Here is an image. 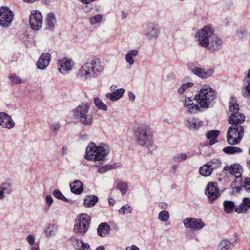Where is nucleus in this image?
Returning a JSON list of instances; mask_svg holds the SVG:
<instances>
[{
    "instance_id": "obj_23",
    "label": "nucleus",
    "mask_w": 250,
    "mask_h": 250,
    "mask_svg": "<svg viewBox=\"0 0 250 250\" xmlns=\"http://www.w3.org/2000/svg\"><path fill=\"white\" fill-rule=\"evenodd\" d=\"M245 116L243 114L236 112L235 114H231L229 118V122L232 124V126L239 125L245 121Z\"/></svg>"
},
{
    "instance_id": "obj_4",
    "label": "nucleus",
    "mask_w": 250,
    "mask_h": 250,
    "mask_svg": "<svg viewBox=\"0 0 250 250\" xmlns=\"http://www.w3.org/2000/svg\"><path fill=\"white\" fill-rule=\"evenodd\" d=\"M217 93L208 85H204L194 96L200 107L208 109L213 106Z\"/></svg>"
},
{
    "instance_id": "obj_40",
    "label": "nucleus",
    "mask_w": 250,
    "mask_h": 250,
    "mask_svg": "<svg viewBox=\"0 0 250 250\" xmlns=\"http://www.w3.org/2000/svg\"><path fill=\"white\" fill-rule=\"evenodd\" d=\"M94 104L96 107L101 110L104 111L107 110V106L102 101V100L98 98H95L93 101Z\"/></svg>"
},
{
    "instance_id": "obj_8",
    "label": "nucleus",
    "mask_w": 250,
    "mask_h": 250,
    "mask_svg": "<svg viewBox=\"0 0 250 250\" xmlns=\"http://www.w3.org/2000/svg\"><path fill=\"white\" fill-rule=\"evenodd\" d=\"M244 134V129L241 125L231 126L227 131V140L228 144L234 146L240 142Z\"/></svg>"
},
{
    "instance_id": "obj_33",
    "label": "nucleus",
    "mask_w": 250,
    "mask_h": 250,
    "mask_svg": "<svg viewBox=\"0 0 250 250\" xmlns=\"http://www.w3.org/2000/svg\"><path fill=\"white\" fill-rule=\"evenodd\" d=\"M98 201V198L95 195H87L84 200V205L86 207H92Z\"/></svg>"
},
{
    "instance_id": "obj_1",
    "label": "nucleus",
    "mask_w": 250,
    "mask_h": 250,
    "mask_svg": "<svg viewBox=\"0 0 250 250\" xmlns=\"http://www.w3.org/2000/svg\"><path fill=\"white\" fill-rule=\"evenodd\" d=\"M135 141L138 146L147 149L150 153H153L157 149L154 144L151 129L147 125L139 126L135 131Z\"/></svg>"
},
{
    "instance_id": "obj_6",
    "label": "nucleus",
    "mask_w": 250,
    "mask_h": 250,
    "mask_svg": "<svg viewBox=\"0 0 250 250\" xmlns=\"http://www.w3.org/2000/svg\"><path fill=\"white\" fill-rule=\"evenodd\" d=\"M91 218L86 214H81L78 215L75 222L73 232L82 236L84 235L90 227Z\"/></svg>"
},
{
    "instance_id": "obj_9",
    "label": "nucleus",
    "mask_w": 250,
    "mask_h": 250,
    "mask_svg": "<svg viewBox=\"0 0 250 250\" xmlns=\"http://www.w3.org/2000/svg\"><path fill=\"white\" fill-rule=\"evenodd\" d=\"M14 14L10 9L5 6L0 8V26L6 28L12 24Z\"/></svg>"
},
{
    "instance_id": "obj_44",
    "label": "nucleus",
    "mask_w": 250,
    "mask_h": 250,
    "mask_svg": "<svg viewBox=\"0 0 250 250\" xmlns=\"http://www.w3.org/2000/svg\"><path fill=\"white\" fill-rule=\"evenodd\" d=\"M169 213L167 211L162 210L158 214V218L162 222H167L169 218Z\"/></svg>"
},
{
    "instance_id": "obj_32",
    "label": "nucleus",
    "mask_w": 250,
    "mask_h": 250,
    "mask_svg": "<svg viewBox=\"0 0 250 250\" xmlns=\"http://www.w3.org/2000/svg\"><path fill=\"white\" fill-rule=\"evenodd\" d=\"M219 134V131L217 130H214L208 131L206 134V138L209 140V145H213L218 142L217 137Z\"/></svg>"
},
{
    "instance_id": "obj_15",
    "label": "nucleus",
    "mask_w": 250,
    "mask_h": 250,
    "mask_svg": "<svg viewBox=\"0 0 250 250\" xmlns=\"http://www.w3.org/2000/svg\"><path fill=\"white\" fill-rule=\"evenodd\" d=\"M160 34L158 25L154 23H149L144 29L145 37L149 40L156 39Z\"/></svg>"
},
{
    "instance_id": "obj_43",
    "label": "nucleus",
    "mask_w": 250,
    "mask_h": 250,
    "mask_svg": "<svg viewBox=\"0 0 250 250\" xmlns=\"http://www.w3.org/2000/svg\"><path fill=\"white\" fill-rule=\"evenodd\" d=\"M194 83L191 82L184 83L178 88L177 92L179 94H183L188 89L192 87Z\"/></svg>"
},
{
    "instance_id": "obj_37",
    "label": "nucleus",
    "mask_w": 250,
    "mask_h": 250,
    "mask_svg": "<svg viewBox=\"0 0 250 250\" xmlns=\"http://www.w3.org/2000/svg\"><path fill=\"white\" fill-rule=\"evenodd\" d=\"M230 245L231 241L226 239H223L218 243L217 250H229Z\"/></svg>"
},
{
    "instance_id": "obj_47",
    "label": "nucleus",
    "mask_w": 250,
    "mask_h": 250,
    "mask_svg": "<svg viewBox=\"0 0 250 250\" xmlns=\"http://www.w3.org/2000/svg\"><path fill=\"white\" fill-rule=\"evenodd\" d=\"M239 110V105L237 103H234L233 101H230L229 102V111L231 114H233V113L235 114V113L238 112Z\"/></svg>"
},
{
    "instance_id": "obj_39",
    "label": "nucleus",
    "mask_w": 250,
    "mask_h": 250,
    "mask_svg": "<svg viewBox=\"0 0 250 250\" xmlns=\"http://www.w3.org/2000/svg\"><path fill=\"white\" fill-rule=\"evenodd\" d=\"M224 211L227 213H230L234 208V203L230 201H225L223 203Z\"/></svg>"
},
{
    "instance_id": "obj_64",
    "label": "nucleus",
    "mask_w": 250,
    "mask_h": 250,
    "mask_svg": "<svg viewBox=\"0 0 250 250\" xmlns=\"http://www.w3.org/2000/svg\"><path fill=\"white\" fill-rule=\"evenodd\" d=\"M174 73L172 72L169 73L166 76V80L169 81L174 78Z\"/></svg>"
},
{
    "instance_id": "obj_53",
    "label": "nucleus",
    "mask_w": 250,
    "mask_h": 250,
    "mask_svg": "<svg viewBox=\"0 0 250 250\" xmlns=\"http://www.w3.org/2000/svg\"><path fill=\"white\" fill-rule=\"evenodd\" d=\"M50 127L52 130L57 131L60 128L61 125L59 122H55L50 124Z\"/></svg>"
},
{
    "instance_id": "obj_60",
    "label": "nucleus",
    "mask_w": 250,
    "mask_h": 250,
    "mask_svg": "<svg viewBox=\"0 0 250 250\" xmlns=\"http://www.w3.org/2000/svg\"><path fill=\"white\" fill-rule=\"evenodd\" d=\"M82 248L81 250H90V246L88 243H84L83 241V243L82 244Z\"/></svg>"
},
{
    "instance_id": "obj_48",
    "label": "nucleus",
    "mask_w": 250,
    "mask_h": 250,
    "mask_svg": "<svg viewBox=\"0 0 250 250\" xmlns=\"http://www.w3.org/2000/svg\"><path fill=\"white\" fill-rule=\"evenodd\" d=\"M53 194L55 197L58 199L64 201H68V200L58 189H55L53 191Z\"/></svg>"
},
{
    "instance_id": "obj_22",
    "label": "nucleus",
    "mask_w": 250,
    "mask_h": 250,
    "mask_svg": "<svg viewBox=\"0 0 250 250\" xmlns=\"http://www.w3.org/2000/svg\"><path fill=\"white\" fill-rule=\"evenodd\" d=\"M12 191V184L10 181L3 183L0 186V200L5 198L6 195L10 194Z\"/></svg>"
},
{
    "instance_id": "obj_19",
    "label": "nucleus",
    "mask_w": 250,
    "mask_h": 250,
    "mask_svg": "<svg viewBox=\"0 0 250 250\" xmlns=\"http://www.w3.org/2000/svg\"><path fill=\"white\" fill-rule=\"evenodd\" d=\"M185 111L188 113H195L200 110V106L194 104L193 100L189 97H186L183 101Z\"/></svg>"
},
{
    "instance_id": "obj_35",
    "label": "nucleus",
    "mask_w": 250,
    "mask_h": 250,
    "mask_svg": "<svg viewBox=\"0 0 250 250\" xmlns=\"http://www.w3.org/2000/svg\"><path fill=\"white\" fill-rule=\"evenodd\" d=\"M235 177L234 183L237 190H240L243 188H244V185L246 183L247 178L242 177V175L241 176H237Z\"/></svg>"
},
{
    "instance_id": "obj_34",
    "label": "nucleus",
    "mask_w": 250,
    "mask_h": 250,
    "mask_svg": "<svg viewBox=\"0 0 250 250\" xmlns=\"http://www.w3.org/2000/svg\"><path fill=\"white\" fill-rule=\"evenodd\" d=\"M213 171L212 168L210 167L208 163L205 164L199 168L200 174L203 176H208L211 175Z\"/></svg>"
},
{
    "instance_id": "obj_51",
    "label": "nucleus",
    "mask_w": 250,
    "mask_h": 250,
    "mask_svg": "<svg viewBox=\"0 0 250 250\" xmlns=\"http://www.w3.org/2000/svg\"><path fill=\"white\" fill-rule=\"evenodd\" d=\"M244 82V85L245 86V91L243 93V95L245 97H249L250 95V83Z\"/></svg>"
},
{
    "instance_id": "obj_21",
    "label": "nucleus",
    "mask_w": 250,
    "mask_h": 250,
    "mask_svg": "<svg viewBox=\"0 0 250 250\" xmlns=\"http://www.w3.org/2000/svg\"><path fill=\"white\" fill-rule=\"evenodd\" d=\"M185 122L186 126L193 130H198L203 125L202 121L195 118H189Z\"/></svg>"
},
{
    "instance_id": "obj_56",
    "label": "nucleus",
    "mask_w": 250,
    "mask_h": 250,
    "mask_svg": "<svg viewBox=\"0 0 250 250\" xmlns=\"http://www.w3.org/2000/svg\"><path fill=\"white\" fill-rule=\"evenodd\" d=\"M45 200L46 202V204L48 206V208H49L51 205L52 204L53 202V200L52 197L50 195H47L45 197Z\"/></svg>"
},
{
    "instance_id": "obj_5",
    "label": "nucleus",
    "mask_w": 250,
    "mask_h": 250,
    "mask_svg": "<svg viewBox=\"0 0 250 250\" xmlns=\"http://www.w3.org/2000/svg\"><path fill=\"white\" fill-rule=\"evenodd\" d=\"M90 106L88 103H82L77 106L72 111L75 119L85 126L92 125L93 118L89 113Z\"/></svg>"
},
{
    "instance_id": "obj_14",
    "label": "nucleus",
    "mask_w": 250,
    "mask_h": 250,
    "mask_svg": "<svg viewBox=\"0 0 250 250\" xmlns=\"http://www.w3.org/2000/svg\"><path fill=\"white\" fill-rule=\"evenodd\" d=\"M223 44V39L221 37L215 34L214 32L213 35L209 40L208 45H207L206 48H208L211 52L215 53L222 49Z\"/></svg>"
},
{
    "instance_id": "obj_61",
    "label": "nucleus",
    "mask_w": 250,
    "mask_h": 250,
    "mask_svg": "<svg viewBox=\"0 0 250 250\" xmlns=\"http://www.w3.org/2000/svg\"><path fill=\"white\" fill-rule=\"evenodd\" d=\"M239 241V237L237 234H234L233 237L231 239V243H236Z\"/></svg>"
},
{
    "instance_id": "obj_18",
    "label": "nucleus",
    "mask_w": 250,
    "mask_h": 250,
    "mask_svg": "<svg viewBox=\"0 0 250 250\" xmlns=\"http://www.w3.org/2000/svg\"><path fill=\"white\" fill-rule=\"evenodd\" d=\"M51 60V55L49 53H43L40 56L36 63V66L40 70H44L48 66Z\"/></svg>"
},
{
    "instance_id": "obj_59",
    "label": "nucleus",
    "mask_w": 250,
    "mask_h": 250,
    "mask_svg": "<svg viewBox=\"0 0 250 250\" xmlns=\"http://www.w3.org/2000/svg\"><path fill=\"white\" fill-rule=\"evenodd\" d=\"M82 9L84 12L88 13L93 9V7L91 6L87 5V4H85L82 7Z\"/></svg>"
},
{
    "instance_id": "obj_13",
    "label": "nucleus",
    "mask_w": 250,
    "mask_h": 250,
    "mask_svg": "<svg viewBox=\"0 0 250 250\" xmlns=\"http://www.w3.org/2000/svg\"><path fill=\"white\" fill-rule=\"evenodd\" d=\"M205 193L211 203H212L220 195L217 184L215 182H209L206 186Z\"/></svg>"
},
{
    "instance_id": "obj_20",
    "label": "nucleus",
    "mask_w": 250,
    "mask_h": 250,
    "mask_svg": "<svg viewBox=\"0 0 250 250\" xmlns=\"http://www.w3.org/2000/svg\"><path fill=\"white\" fill-rule=\"evenodd\" d=\"M191 71L194 74L202 79H206L209 77L214 72V70L212 68L205 70L201 68L197 67L192 68Z\"/></svg>"
},
{
    "instance_id": "obj_42",
    "label": "nucleus",
    "mask_w": 250,
    "mask_h": 250,
    "mask_svg": "<svg viewBox=\"0 0 250 250\" xmlns=\"http://www.w3.org/2000/svg\"><path fill=\"white\" fill-rule=\"evenodd\" d=\"M8 77L10 81L14 84H20L25 82L24 79H22L16 74H12L9 75Z\"/></svg>"
},
{
    "instance_id": "obj_38",
    "label": "nucleus",
    "mask_w": 250,
    "mask_h": 250,
    "mask_svg": "<svg viewBox=\"0 0 250 250\" xmlns=\"http://www.w3.org/2000/svg\"><path fill=\"white\" fill-rule=\"evenodd\" d=\"M224 153L228 154H234L242 152V149L238 147L227 146L223 149Z\"/></svg>"
},
{
    "instance_id": "obj_41",
    "label": "nucleus",
    "mask_w": 250,
    "mask_h": 250,
    "mask_svg": "<svg viewBox=\"0 0 250 250\" xmlns=\"http://www.w3.org/2000/svg\"><path fill=\"white\" fill-rule=\"evenodd\" d=\"M188 158V155L185 153H180L175 154L172 157V160L173 162L180 163L185 161Z\"/></svg>"
},
{
    "instance_id": "obj_27",
    "label": "nucleus",
    "mask_w": 250,
    "mask_h": 250,
    "mask_svg": "<svg viewBox=\"0 0 250 250\" xmlns=\"http://www.w3.org/2000/svg\"><path fill=\"white\" fill-rule=\"evenodd\" d=\"M139 51L137 49L130 50L125 55V59L127 64L132 66L135 64V58L138 56Z\"/></svg>"
},
{
    "instance_id": "obj_54",
    "label": "nucleus",
    "mask_w": 250,
    "mask_h": 250,
    "mask_svg": "<svg viewBox=\"0 0 250 250\" xmlns=\"http://www.w3.org/2000/svg\"><path fill=\"white\" fill-rule=\"evenodd\" d=\"M27 241L30 245H33L35 243V237L33 234H30L27 237Z\"/></svg>"
},
{
    "instance_id": "obj_31",
    "label": "nucleus",
    "mask_w": 250,
    "mask_h": 250,
    "mask_svg": "<svg viewBox=\"0 0 250 250\" xmlns=\"http://www.w3.org/2000/svg\"><path fill=\"white\" fill-rule=\"evenodd\" d=\"M71 191L75 194H80L83 191V185L81 181L75 180L70 184Z\"/></svg>"
},
{
    "instance_id": "obj_50",
    "label": "nucleus",
    "mask_w": 250,
    "mask_h": 250,
    "mask_svg": "<svg viewBox=\"0 0 250 250\" xmlns=\"http://www.w3.org/2000/svg\"><path fill=\"white\" fill-rule=\"evenodd\" d=\"M247 31L244 28H240L236 32L237 36L240 39H243L247 36Z\"/></svg>"
},
{
    "instance_id": "obj_2",
    "label": "nucleus",
    "mask_w": 250,
    "mask_h": 250,
    "mask_svg": "<svg viewBox=\"0 0 250 250\" xmlns=\"http://www.w3.org/2000/svg\"><path fill=\"white\" fill-rule=\"evenodd\" d=\"M104 70V66L99 59H89L78 69L77 77L82 80L86 81L96 78Z\"/></svg>"
},
{
    "instance_id": "obj_58",
    "label": "nucleus",
    "mask_w": 250,
    "mask_h": 250,
    "mask_svg": "<svg viewBox=\"0 0 250 250\" xmlns=\"http://www.w3.org/2000/svg\"><path fill=\"white\" fill-rule=\"evenodd\" d=\"M243 82H246V83H250V68L248 71L247 74L245 75Z\"/></svg>"
},
{
    "instance_id": "obj_26",
    "label": "nucleus",
    "mask_w": 250,
    "mask_h": 250,
    "mask_svg": "<svg viewBox=\"0 0 250 250\" xmlns=\"http://www.w3.org/2000/svg\"><path fill=\"white\" fill-rule=\"evenodd\" d=\"M46 28L49 30H53L55 28L56 23V17L53 12H49L47 14L45 19Z\"/></svg>"
},
{
    "instance_id": "obj_45",
    "label": "nucleus",
    "mask_w": 250,
    "mask_h": 250,
    "mask_svg": "<svg viewBox=\"0 0 250 250\" xmlns=\"http://www.w3.org/2000/svg\"><path fill=\"white\" fill-rule=\"evenodd\" d=\"M208 163L213 170L221 166V161L218 158H213L211 161L208 162Z\"/></svg>"
},
{
    "instance_id": "obj_55",
    "label": "nucleus",
    "mask_w": 250,
    "mask_h": 250,
    "mask_svg": "<svg viewBox=\"0 0 250 250\" xmlns=\"http://www.w3.org/2000/svg\"><path fill=\"white\" fill-rule=\"evenodd\" d=\"M68 153V148L67 146H64L61 148L60 151V154L62 156L67 155Z\"/></svg>"
},
{
    "instance_id": "obj_46",
    "label": "nucleus",
    "mask_w": 250,
    "mask_h": 250,
    "mask_svg": "<svg viewBox=\"0 0 250 250\" xmlns=\"http://www.w3.org/2000/svg\"><path fill=\"white\" fill-rule=\"evenodd\" d=\"M132 211V208L128 205L126 204L123 206L119 210V213L124 215L125 213H130Z\"/></svg>"
},
{
    "instance_id": "obj_12",
    "label": "nucleus",
    "mask_w": 250,
    "mask_h": 250,
    "mask_svg": "<svg viewBox=\"0 0 250 250\" xmlns=\"http://www.w3.org/2000/svg\"><path fill=\"white\" fill-rule=\"evenodd\" d=\"M183 223L186 228L190 229L194 231H199L205 226V223L199 218H186L183 220Z\"/></svg>"
},
{
    "instance_id": "obj_25",
    "label": "nucleus",
    "mask_w": 250,
    "mask_h": 250,
    "mask_svg": "<svg viewBox=\"0 0 250 250\" xmlns=\"http://www.w3.org/2000/svg\"><path fill=\"white\" fill-rule=\"evenodd\" d=\"M115 188L120 191L122 196L124 195L129 190L128 183L121 180H117L114 184Z\"/></svg>"
},
{
    "instance_id": "obj_36",
    "label": "nucleus",
    "mask_w": 250,
    "mask_h": 250,
    "mask_svg": "<svg viewBox=\"0 0 250 250\" xmlns=\"http://www.w3.org/2000/svg\"><path fill=\"white\" fill-rule=\"evenodd\" d=\"M103 16L100 14L91 16L89 18V23L92 26L101 23L103 22Z\"/></svg>"
},
{
    "instance_id": "obj_30",
    "label": "nucleus",
    "mask_w": 250,
    "mask_h": 250,
    "mask_svg": "<svg viewBox=\"0 0 250 250\" xmlns=\"http://www.w3.org/2000/svg\"><path fill=\"white\" fill-rule=\"evenodd\" d=\"M110 230V226L107 223H102L99 224L97 228V233L99 236L105 237L109 233Z\"/></svg>"
},
{
    "instance_id": "obj_17",
    "label": "nucleus",
    "mask_w": 250,
    "mask_h": 250,
    "mask_svg": "<svg viewBox=\"0 0 250 250\" xmlns=\"http://www.w3.org/2000/svg\"><path fill=\"white\" fill-rule=\"evenodd\" d=\"M0 125L4 128L11 129L15 125L11 116L5 112L0 113Z\"/></svg>"
},
{
    "instance_id": "obj_16",
    "label": "nucleus",
    "mask_w": 250,
    "mask_h": 250,
    "mask_svg": "<svg viewBox=\"0 0 250 250\" xmlns=\"http://www.w3.org/2000/svg\"><path fill=\"white\" fill-rule=\"evenodd\" d=\"M117 87L116 85H112L110 87L111 92L106 94V97L111 101H116L121 99L124 93L125 89L124 88L117 89Z\"/></svg>"
},
{
    "instance_id": "obj_28",
    "label": "nucleus",
    "mask_w": 250,
    "mask_h": 250,
    "mask_svg": "<svg viewBox=\"0 0 250 250\" xmlns=\"http://www.w3.org/2000/svg\"><path fill=\"white\" fill-rule=\"evenodd\" d=\"M58 226L53 223L46 225L44 229V233L47 237L54 236L58 230Z\"/></svg>"
},
{
    "instance_id": "obj_62",
    "label": "nucleus",
    "mask_w": 250,
    "mask_h": 250,
    "mask_svg": "<svg viewBox=\"0 0 250 250\" xmlns=\"http://www.w3.org/2000/svg\"><path fill=\"white\" fill-rule=\"evenodd\" d=\"M125 250H140L139 248L135 245H131L126 248Z\"/></svg>"
},
{
    "instance_id": "obj_7",
    "label": "nucleus",
    "mask_w": 250,
    "mask_h": 250,
    "mask_svg": "<svg viewBox=\"0 0 250 250\" xmlns=\"http://www.w3.org/2000/svg\"><path fill=\"white\" fill-rule=\"evenodd\" d=\"M214 32V29L210 26H206L198 30L195 35V38L198 45L206 48L208 45L209 40Z\"/></svg>"
},
{
    "instance_id": "obj_52",
    "label": "nucleus",
    "mask_w": 250,
    "mask_h": 250,
    "mask_svg": "<svg viewBox=\"0 0 250 250\" xmlns=\"http://www.w3.org/2000/svg\"><path fill=\"white\" fill-rule=\"evenodd\" d=\"M109 170H110V167L109 165H105L101 167H100L98 169V172L100 174H104Z\"/></svg>"
},
{
    "instance_id": "obj_57",
    "label": "nucleus",
    "mask_w": 250,
    "mask_h": 250,
    "mask_svg": "<svg viewBox=\"0 0 250 250\" xmlns=\"http://www.w3.org/2000/svg\"><path fill=\"white\" fill-rule=\"evenodd\" d=\"M109 166L110 167V170H112L120 168L122 167V164L120 163H116Z\"/></svg>"
},
{
    "instance_id": "obj_10",
    "label": "nucleus",
    "mask_w": 250,
    "mask_h": 250,
    "mask_svg": "<svg viewBox=\"0 0 250 250\" xmlns=\"http://www.w3.org/2000/svg\"><path fill=\"white\" fill-rule=\"evenodd\" d=\"M57 64L58 70L61 74L67 75L73 70L75 63L71 59L65 57L59 59Z\"/></svg>"
},
{
    "instance_id": "obj_3",
    "label": "nucleus",
    "mask_w": 250,
    "mask_h": 250,
    "mask_svg": "<svg viewBox=\"0 0 250 250\" xmlns=\"http://www.w3.org/2000/svg\"><path fill=\"white\" fill-rule=\"evenodd\" d=\"M109 152V147L107 144L101 143L97 145L91 142L86 148L84 158L93 162L104 161Z\"/></svg>"
},
{
    "instance_id": "obj_11",
    "label": "nucleus",
    "mask_w": 250,
    "mask_h": 250,
    "mask_svg": "<svg viewBox=\"0 0 250 250\" xmlns=\"http://www.w3.org/2000/svg\"><path fill=\"white\" fill-rule=\"evenodd\" d=\"M43 18L41 13L38 10L31 12L29 18L30 28L35 31L39 30L42 27Z\"/></svg>"
},
{
    "instance_id": "obj_29",
    "label": "nucleus",
    "mask_w": 250,
    "mask_h": 250,
    "mask_svg": "<svg viewBox=\"0 0 250 250\" xmlns=\"http://www.w3.org/2000/svg\"><path fill=\"white\" fill-rule=\"evenodd\" d=\"M250 208V199L249 198H244L242 203L235 208V211L238 213L246 212Z\"/></svg>"
},
{
    "instance_id": "obj_63",
    "label": "nucleus",
    "mask_w": 250,
    "mask_h": 250,
    "mask_svg": "<svg viewBox=\"0 0 250 250\" xmlns=\"http://www.w3.org/2000/svg\"><path fill=\"white\" fill-rule=\"evenodd\" d=\"M178 167V166L177 165L172 166L170 168V172L172 173H175L176 172Z\"/></svg>"
},
{
    "instance_id": "obj_49",
    "label": "nucleus",
    "mask_w": 250,
    "mask_h": 250,
    "mask_svg": "<svg viewBox=\"0 0 250 250\" xmlns=\"http://www.w3.org/2000/svg\"><path fill=\"white\" fill-rule=\"evenodd\" d=\"M83 241L81 239L76 238H72V244L75 247V249L78 250H81L82 248V244Z\"/></svg>"
},
{
    "instance_id": "obj_24",
    "label": "nucleus",
    "mask_w": 250,
    "mask_h": 250,
    "mask_svg": "<svg viewBox=\"0 0 250 250\" xmlns=\"http://www.w3.org/2000/svg\"><path fill=\"white\" fill-rule=\"evenodd\" d=\"M224 171H229L230 173L235 177L242 175V167L239 164H232L230 166H226L224 167Z\"/></svg>"
}]
</instances>
